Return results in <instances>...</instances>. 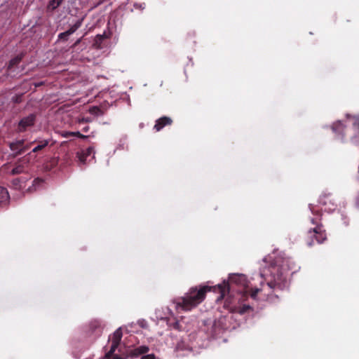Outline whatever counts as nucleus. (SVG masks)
I'll list each match as a JSON object with an SVG mask.
<instances>
[{
    "label": "nucleus",
    "instance_id": "obj_1",
    "mask_svg": "<svg viewBox=\"0 0 359 359\" xmlns=\"http://www.w3.org/2000/svg\"><path fill=\"white\" fill-rule=\"evenodd\" d=\"M293 266L294 263L290 258L282 256L276 257L267 269V272L269 274L265 271L260 273V276L263 279L261 281V285H262L265 281L270 289L280 287L285 280V273L288 271L292 270Z\"/></svg>",
    "mask_w": 359,
    "mask_h": 359
},
{
    "label": "nucleus",
    "instance_id": "obj_2",
    "mask_svg": "<svg viewBox=\"0 0 359 359\" xmlns=\"http://www.w3.org/2000/svg\"><path fill=\"white\" fill-rule=\"evenodd\" d=\"M211 290L210 286L192 287L185 293L184 297H179L175 300L176 309L189 311L196 307L205 298L206 293Z\"/></svg>",
    "mask_w": 359,
    "mask_h": 359
},
{
    "label": "nucleus",
    "instance_id": "obj_3",
    "mask_svg": "<svg viewBox=\"0 0 359 359\" xmlns=\"http://www.w3.org/2000/svg\"><path fill=\"white\" fill-rule=\"evenodd\" d=\"M312 212L316 215V217L311 218V223L314 226L311 227L306 234V242L308 246H312L314 244V241L317 243L321 244L327 239L326 231L321 222V212L317 211L316 213L313 210Z\"/></svg>",
    "mask_w": 359,
    "mask_h": 359
},
{
    "label": "nucleus",
    "instance_id": "obj_4",
    "mask_svg": "<svg viewBox=\"0 0 359 359\" xmlns=\"http://www.w3.org/2000/svg\"><path fill=\"white\" fill-rule=\"evenodd\" d=\"M233 285L241 287L242 289L239 292H243L245 297L247 296L248 292L247 290L248 281L246 276L244 274H233L229 277V282H224L222 285H218L220 292V297L219 299H223L225 297L226 293L229 292V290Z\"/></svg>",
    "mask_w": 359,
    "mask_h": 359
},
{
    "label": "nucleus",
    "instance_id": "obj_5",
    "mask_svg": "<svg viewBox=\"0 0 359 359\" xmlns=\"http://www.w3.org/2000/svg\"><path fill=\"white\" fill-rule=\"evenodd\" d=\"M122 330L121 328L117 329L113 334L111 339V345L110 350L105 354V358L107 359H122L118 355H115L114 352L118 348L122 338Z\"/></svg>",
    "mask_w": 359,
    "mask_h": 359
},
{
    "label": "nucleus",
    "instance_id": "obj_6",
    "mask_svg": "<svg viewBox=\"0 0 359 359\" xmlns=\"http://www.w3.org/2000/svg\"><path fill=\"white\" fill-rule=\"evenodd\" d=\"M224 307L227 309L230 313H236L240 315H244L253 311V308L248 304H232L229 298H227L224 302Z\"/></svg>",
    "mask_w": 359,
    "mask_h": 359
},
{
    "label": "nucleus",
    "instance_id": "obj_7",
    "mask_svg": "<svg viewBox=\"0 0 359 359\" xmlns=\"http://www.w3.org/2000/svg\"><path fill=\"white\" fill-rule=\"evenodd\" d=\"M36 114H30L27 116L23 117L18 123L17 131L18 133H24L27 128L33 126L36 122Z\"/></svg>",
    "mask_w": 359,
    "mask_h": 359
},
{
    "label": "nucleus",
    "instance_id": "obj_8",
    "mask_svg": "<svg viewBox=\"0 0 359 359\" xmlns=\"http://www.w3.org/2000/svg\"><path fill=\"white\" fill-rule=\"evenodd\" d=\"M29 162V157L24 156L18 159L14 164V167L11 170L10 173L12 175H20L24 173L27 169V163Z\"/></svg>",
    "mask_w": 359,
    "mask_h": 359
},
{
    "label": "nucleus",
    "instance_id": "obj_9",
    "mask_svg": "<svg viewBox=\"0 0 359 359\" xmlns=\"http://www.w3.org/2000/svg\"><path fill=\"white\" fill-rule=\"evenodd\" d=\"M172 123V120L168 116H162L156 121L154 129L158 132L167 126H170Z\"/></svg>",
    "mask_w": 359,
    "mask_h": 359
},
{
    "label": "nucleus",
    "instance_id": "obj_10",
    "mask_svg": "<svg viewBox=\"0 0 359 359\" xmlns=\"http://www.w3.org/2000/svg\"><path fill=\"white\" fill-rule=\"evenodd\" d=\"M49 140H36L32 142L31 144L37 143V145L27 156L29 158L33 153H38L43 150L49 144Z\"/></svg>",
    "mask_w": 359,
    "mask_h": 359
},
{
    "label": "nucleus",
    "instance_id": "obj_11",
    "mask_svg": "<svg viewBox=\"0 0 359 359\" xmlns=\"http://www.w3.org/2000/svg\"><path fill=\"white\" fill-rule=\"evenodd\" d=\"M24 143H25L24 140H20L16 142L9 143L10 149L12 151L15 152L14 156H17L22 154H18V151L22 149V147H23Z\"/></svg>",
    "mask_w": 359,
    "mask_h": 359
},
{
    "label": "nucleus",
    "instance_id": "obj_12",
    "mask_svg": "<svg viewBox=\"0 0 359 359\" xmlns=\"http://www.w3.org/2000/svg\"><path fill=\"white\" fill-rule=\"evenodd\" d=\"M26 179L25 177H17L11 181L12 186L15 189H21L25 187Z\"/></svg>",
    "mask_w": 359,
    "mask_h": 359
},
{
    "label": "nucleus",
    "instance_id": "obj_13",
    "mask_svg": "<svg viewBox=\"0 0 359 359\" xmlns=\"http://www.w3.org/2000/svg\"><path fill=\"white\" fill-rule=\"evenodd\" d=\"M149 351L147 346H140L131 351V355L135 357H137L140 355L145 354Z\"/></svg>",
    "mask_w": 359,
    "mask_h": 359
},
{
    "label": "nucleus",
    "instance_id": "obj_14",
    "mask_svg": "<svg viewBox=\"0 0 359 359\" xmlns=\"http://www.w3.org/2000/svg\"><path fill=\"white\" fill-rule=\"evenodd\" d=\"M332 129L336 133L342 134L345 129V125L341 121H338L332 124Z\"/></svg>",
    "mask_w": 359,
    "mask_h": 359
},
{
    "label": "nucleus",
    "instance_id": "obj_15",
    "mask_svg": "<svg viewBox=\"0 0 359 359\" xmlns=\"http://www.w3.org/2000/svg\"><path fill=\"white\" fill-rule=\"evenodd\" d=\"M62 1L63 0H50L47 6V11H53L61 5Z\"/></svg>",
    "mask_w": 359,
    "mask_h": 359
},
{
    "label": "nucleus",
    "instance_id": "obj_16",
    "mask_svg": "<svg viewBox=\"0 0 359 359\" xmlns=\"http://www.w3.org/2000/svg\"><path fill=\"white\" fill-rule=\"evenodd\" d=\"M23 57H24L23 53H21L20 55H18L17 56H15L13 59H11L10 60V62H9L8 68L9 69H11L13 67L17 66L22 61Z\"/></svg>",
    "mask_w": 359,
    "mask_h": 359
},
{
    "label": "nucleus",
    "instance_id": "obj_17",
    "mask_svg": "<svg viewBox=\"0 0 359 359\" xmlns=\"http://www.w3.org/2000/svg\"><path fill=\"white\" fill-rule=\"evenodd\" d=\"M83 20V18L80 20H78L74 25H73L68 30H67V34L68 35H72L74 34L79 28H80L82 25V22Z\"/></svg>",
    "mask_w": 359,
    "mask_h": 359
},
{
    "label": "nucleus",
    "instance_id": "obj_18",
    "mask_svg": "<svg viewBox=\"0 0 359 359\" xmlns=\"http://www.w3.org/2000/svg\"><path fill=\"white\" fill-rule=\"evenodd\" d=\"M9 199V194L7 189L3 187H0V204L6 203Z\"/></svg>",
    "mask_w": 359,
    "mask_h": 359
},
{
    "label": "nucleus",
    "instance_id": "obj_19",
    "mask_svg": "<svg viewBox=\"0 0 359 359\" xmlns=\"http://www.w3.org/2000/svg\"><path fill=\"white\" fill-rule=\"evenodd\" d=\"M70 35H68L67 34V32H62V33H60L58 34V40H61V41H67L68 40V37Z\"/></svg>",
    "mask_w": 359,
    "mask_h": 359
},
{
    "label": "nucleus",
    "instance_id": "obj_20",
    "mask_svg": "<svg viewBox=\"0 0 359 359\" xmlns=\"http://www.w3.org/2000/svg\"><path fill=\"white\" fill-rule=\"evenodd\" d=\"M83 153L85 154V156H88L91 154H95L94 147H89L87 148L85 151H83Z\"/></svg>",
    "mask_w": 359,
    "mask_h": 359
},
{
    "label": "nucleus",
    "instance_id": "obj_21",
    "mask_svg": "<svg viewBox=\"0 0 359 359\" xmlns=\"http://www.w3.org/2000/svg\"><path fill=\"white\" fill-rule=\"evenodd\" d=\"M43 182V180L41 178H36L32 182V186L36 189V187L40 186Z\"/></svg>",
    "mask_w": 359,
    "mask_h": 359
},
{
    "label": "nucleus",
    "instance_id": "obj_22",
    "mask_svg": "<svg viewBox=\"0 0 359 359\" xmlns=\"http://www.w3.org/2000/svg\"><path fill=\"white\" fill-rule=\"evenodd\" d=\"M32 144H31V142H30L29 144L25 145V143H24L23 144V147H22V149L18 151V154H22L26 151H27L30 148L31 145H32Z\"/></svg>",
    "mask_w": 359,
    "mask_h": 359
},
{
    "label": "nucleus",
    "instance_id": "obj_23",
    "mask_svg": "<svg viewBox=\"0 0 359 359\" xmlns=\"http://www.w3.org/2000/svg\"><path fill=\"white\" fill-rule=\"evenodd\" d=\"M261 290L260 288H255V289H252L251 290V292H250V296L253 299H255L257 294L259 293V292Z\"/></svg>",
    "mask_w": 359,
    "mask_h": 359
},
{
    "label": "nucleus",
    "instance_id": "obj_24",
    "mask_svg": "<svg viewBox=\"0 0 359 359\" xmlns=\"http://www.w3.org/2000/svg\"><path fill=\"white\" fill-rule=\"evenodd\" d=\"M78 155V157H79V161L83 163H85L86 161V158L88 156H85V154L81 152V153H78L77 154Z\"/></svg>",
    "mask_w": 359,
    "mask_h": 359
},
{
    "label": "nucleus",
    "instance_id": "obj_25",
    "mask_svg": "<svg viewBox=\"0 0 359 359\" xmlns=\"http://www.w3.org/2000/svg\"><path fill=\"white\" fill-rule=\"evenodd\" d=\"M74 137H77L81 139H86L88 137L87 135L81 134L80 132H74Z\"/></svg>",
    "mask_w": 359,
    "mask_h": 359
},
{
    "label": "nucleus",
    "instance_id": "obj_26",
    "mask_svg": "<svg viewBox=\"0 0 359 359\" xmlns=\"http://www.w3.org/2000/svg\"><path fill=\"white\" fill-rule=\"evenodd\" d=\"M140 359H156V357L154 354H148L143 355Z\"/></svg>",
    "mask_w": 359,
    "mask_h": 359
},
{
    "label": "nucleus",
    "instance_id": "obj_27",
    "mask_svg": "<svg viewBox=\"0 0 359 359\" xmlns=\"http://www.w3.org/2000/svg\"><path fill=\"white\" fill-rule=\"evenodd\" d=\"M63 137L66 138L74 137V132H66L65 134H63Z\"/></svg>",
    "mask_w": 359,
    "mask_h": 359
},
{
    "label": "nucleus",
    "instance_id": "obj_28",
    "mask_svg": "<svg viewBox=\"0 0 359 359\" xmlns=\"http://www.w3.org/2000/svg\"><path fill=\"white\" fill-rule=\"evenodd\" d=\"M90 111L91 114H97V111H100V109L97 107H94Z\"/></svg>",
    "mask_w": 359,
    "mask_h": 359
},
{
    "label": "nucleus",
    "instance_id": "obj_29",
    "mask_svg": "<svg viewBox=\"0 0 359 359\" xmlns=\"http://www.w3.org/2000/svg\"><path fill=\"white\" fill-rule=\"evenodd\" d=\"M81 39L82 38H80L79 39H77L75 43L72 45V48H75L76 46H77L81 41Z\"/></svg>",
    "mask_w": 359,
    "mask_h": 359
},
{
    "label": "nucleus",
    "instance_id": "obj_30",
    "mask_svg": "<svg viewBox=\"0 0 359 359\" xmlns=\"http://www.w3.org/2000/svg\"><path fill=\"white\" fill-rule=\"evenodd\" d=\"M88 130H89V127H88V126H86V127H84V128H83V130H83V132H86H86H88Z\"/></svg>",
    "mask_w": 359,
    "mask_h": 359
},
{
    "label": "nucleus",
    "instance_id": "obj_31",
    "mask_svg": "<svg viewBox=\"0 0 359 359\" xmlns=\"http://www.w3.org/2000/svg\"><path fill=\"white\" fill-rule=\"evenodd\" d=\"M15 102H16V103L20 102V97H16L15 99Z\"/></svg>",
    "mask_w": 359,
    "mask_h": 359
}]
</instances>
